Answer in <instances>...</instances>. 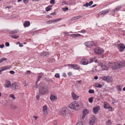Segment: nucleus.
I'll use <instances>...</instances> for the list:
<instances>
[{"label": "nucleus", "mask_w": 125, "mask_h": 125, "mask_svg": "<svg viewBox=\"0 0 125 125\" xmlns=\"http://www.w3.org/2000/svg\"><path fill=\"white\" fill-rule=\"evenodd\" d=\"M82 16H81L79 15L78 16L74 17H73L72 18V20H74L76 19H80L82 18Z\"/></svg>", "instance_id": "obj_30"}, {"label": "nucleus", "mask_w": 125, "mask_h": 125, "mask_svg": "<svg viewBox=\"0 0 125 125\" xmlns=\"http://www.w3.org/2000/svg\"><path fill=\"white\" fill-rule=\"evenodd\" d=\"M53 123L54 125H57V122L56 120L54 121L53 122Z\"/></svg>", "instance_id": "obj_50"}, {"label": "nucleus", "mask_w": 125, "mask_h": 125, "mask_svg": "<svg viewBox=\"0 0 125 125\" xmlns=\"http://www.w3.org/2000/svg\"><path fill=\"white\" fill-rule=\"evenodd\" d=\"M100 107L98 106H96L93 108V112L95 114L97 113L100 110Z\"/></svg>", "instance_id": "obj_9"}, {"label": "nucleus", "mask_w": 125, "mask_h": 125, "mask_svg": "<svg viewBox=\"0 0 125 125\" xmlns=\"http://www.w3.org/2000/svg\"><path fill=\"white\" fill-rule=\"evenodd\" d=\"M73 68L74 70H79L80 69L79 66L76 64H74Z\"/></svg>", "instance_id": "obj_23"}, {"label": "nucleus", "mask_w": 125, "mask_h": 125, "mask_svg": "<svg viewBox=\"0 0 125 125\" xmlns=\"http://www.w3.org/2000/svg\"><path fill=\"white\" fill-rule=\"evenodd\" d=\"M88 92L89 93L93 94L94 93V90L91 89Z\"/></svg>", "instance_id": "obj_44"}, {"label": "nucleus", "mask_w": 125, "mask_h": 125, "mask_svg": "<svg viewBox=\"0 0 125 125\" xmlns=\"http://www.w3.org/2000/svg\"><path fill=\"white\" fill-rule=\"evenodd\" d=\"M51 7H50V6H48L45 8V10L46 11H50L51 9Z\"/></svg>", "instance_id": "obj_38"}, {"label": "nucleus", "mask_w": 125, "mask_h": 125, "mask_svg": "<svg viewBox=\"0 0 125 125\" xmlns=\"http://www.w3.org/2000/svg\"><path fill=\"white\" fill-rule=\"evenodd\" d=\"M95 86L96 87L98 88H101L102 86V84L97 83L95 84Z\"/></svg>", "instance_id": "obj_25"}, {"label": "nucleus", "mask_w": 125, "mask_h": 125, "mask_svg": "<svg viewBox=\"0 0 125 125\" xmlns=\"http://www.w3.org/2000/svg\"><path fill=\"white\" fill-rule=\"evenodd\" d=\"M50 3L52 4H53L55 3V0H51L50 1Z\"/></svg>", "instance_id": "obj_48"}, {"label": "nucleus", "mask_w": 125, "mask_h": 125, "mask_svg": "<svg viewBox=\"0 0 125 125\" xmlns=\"http://www.w3.org/2000/svg\"><path fill=\"white\" fill-rule=\"evenodd\" d=\"M74 64H68L66 65V66H69L73 68Z\"/></svg>", "instance_id": "obj_63"}, {"label": "nucleus", "mask_w": 125, "mask_h": 125, "mask_svg": "<svg viewBox=\"0 0 125 125\" xmlns=\"http://www.w3.org/2000/svg\"><path fill=\"white\" fill-rule=\"evenodd\" d=\"M89 101L91 103H92L93 102V98L91 97L89 99Z\"/></svg>", "instance_id": "obj_40"}, {"label": "nucleus", "mask_w": 125, "mask_h": 125, "mask_svg": "<svg viewBox=\"0 0 125 125\" xmlns=\"http://www.w3.org/2000/svg\"><path fill=\"white\" fill-rule=\"evenodd\" d=\"M112 104H114L116 100L115 99H112Z\"/></svg>", "instance_id": "obj_57"}, {"label": "nucleus", "mask_w": 125, "mask_h": 125, "mask_svg": "<svg viewBox=\"0 0 125 125\" xmlns=\"http://www.w3.org/2000/svg\"><path fill=\"white\" fill-rule=\"evenodd\" d=\"M106 124L107 125H111L112 124V122L111 120H109L106 122Z\"/></svg>", "instance_id": "obj_36"}, {"label": "nucleus", "mask_w": 125, "mask_h": 125, "mask_svg": "<svg viewBox=\"0 0 125 125\" xmlns=\"http://www.w3.org/2000/svg\"><path fill=\"white\" fill-rule=\"evenodd\" d=\"M62 19V18H60L58 19H55L53 20H52V23H54L55 22H57L58 21L61 20Z\"/></svg>", "instance_id": "obj_32"}, {"label": "nucleus", "mask_w": 125, "mask_h": 125, "mask_svg": "<svg viewBox=\"0 0 125 125\" xmlns=\"http://www.w3.org/2000/svg\"><path fill=\"white\" fill-rule=\"evenodd\" d=\"M39 92L41 94L43 95L47 94L48 91V87L46 84L40 83L39 84Z\"/></svg>", "instance_id": "obj_1"}, {"label": "nucleus", "mask_w": 125, "mask_h": 125, "mask_svg": "<svg viewBox=\"0 0 125 125\" xmlns=\"http://www.w3.org/2000/svg\"><path fill=\"white\" fill-rule=\"evenodd\" d=\"M50 15H56V12H54L50 14Z\"/></svg>", "instance_id": "obj_61"}, {"label": "nucleus", "mask_w": 125, "mask_h": 125, "mask_svg": "<svg viewBox=\"0 0 125 125\" xmlns=\"http://www.w3.org/2000/svg\"><path fill=\"white\" fill-rule=\"evenodd\" d=\"M95 57H94L90 58L89 60V63H91L92 62L95 60Z\"/></svg>", "instance_id": "obj_31"}, {"label": "nucleus", "mask_w": 125, "mask_h": 125, "mask_svg": "<svg viewBox=\"0 0 125 125\" xmlns=\"http://www.w3.org/2000/svg\"><path fill=\"white\" fill-rule=\"evenodd\" d=\"M93 3V2L92 1H90L89 3L88 4L89 5V6H91V5H92Z\"/></svg>", "instance_id": "obj_58"}, {"label": "nucleus", "mask_w": 125, "mask_h": 125, "mask_svg": "<svg viewBox=\"0 0 125 125\" xmlns=\"http://www.w3.org/2000/svg\"><path fill=\"white\" fill-rule=\"evenodd\" d=\"M101 67L104 70H107L108 69V67L105 65H102Z\"/></svg>", "instance_id": "obj_27"}, {"label": "nucleus", "mask_w": 125, "mask_h": 125, "mask_svg": "<svg viewBox=\"0 0 125 125\" xmlns=\"http://www.w3.org/2000/svg\"><path fill=\"white\" fill-rule=\"evenodd\" d=\"M68 9V8L67 7H65L64 8H63L62 10L63 11H65L67 10Z\"/></svg>", "instance_id": "obj_47"}, {"label": "nucleus", "mask_w": 125, "mask_h": 125, "mask_svg": "<svg viewBox=\"0 0 125 125\" xmlns=\"http://www.w3.org/2000/svg\"><path fill=\"white\" fill-rule=\"evenodd\" d=\"M76 125H83V124L82 122H79Z\"/></svg>", "instance_id": "obj_55"}, {"label": "nucleus", "mask_w": 125, "mask_h": 125, "mask_svg": "<svg viewBox=\"0 0 125 125\" xmlns=\"http://www.w3.org/2000/svg\"><path fill=\"white\" fill-rule=\"evenodd\" d=\"M92 72H97V70L95 69V68H94V69H92Z\"/></svg>", "instance_id": "obj_54"}, {"label": "nucleus", "mask_w": 125, "mask_h": 125, "mask_svg": "<svg viewBox=\"0 0 125 125\" xmlns=\"http://www.w3.org/2000/svg\"><path fill=\"white\" fill-rule=\"evenodd\" d=\"M5 46L7 47H9L10 46V44L9 42H6L5 44Z\"/></svg>", "instance_id": "obj_53"}, {"label": "nucleus", "mask_w": 125, "mask_h": 125, "mask_svg": "<svg viewBox=\"0 0 125 125\" xmlns=\"http://www.w3.org/2000/svg\"><path fill=\"white\" fill-rule=\"evenodd\" d=\"M108 65L109 67L112 69H117L122 68L125 66V61L122 62H116L114 63V66L112 65L110 62H109Z\"/></svg>", "instance_id": "obj_2"}, {"label": "nucleus", "mask_w": 125, "mask_h": 125, "mask_svg": "<svg viewBox=\"0 0 125 125\" xmlns=\"http://www.w3.org/2000/svg\"><path fill=\"white\" fill-rule=\"evenodd\" d=\"M42 77V75L40 73H38V76L36 80V81L35 83V84L36 86V88H38L37 86V83L39 81L40 79Z\"/></svg>", "instance_id": "obj_10"}, {"label": "nucleus", "mask_w": 125, "mask_h": 125, "mask_svg": "<svg viewBox=\"0 0 125 125\" xmlns=\"http://www.w3.org/2000/svg\"><path fill=\"white\" fill-rule=\"evenodd\" d=\"M68 113V110L66 107L62 108L61 109L60 112V115L62 116L66 115Z\"/></svg>", "instance_id": "obj_4"}, {"label": "nucleus", "mask_w": 125, "mask_h": 125, "mask_svg": "<svg viewBox=\"0 0 125 125\" xmlns=\"http://www.w3.org/2000/svg\"><path fill=\"white\" fill-rule=\"evenodd\" d=\"M49 53L48 52H42L41 53L40 55L41 56H45L49 55Z\"/></svg>", "instance_id": "obj_22"}, {"label": "nucleus", "mask_w": 125, "mask_h": 125, "mask_svg": "<svg viewBox=\"0 0 125 125\" xmlns=\"http://www.w3.org/2000/svg\"><path fill=\"white\" fill-rule=\"evenodd\" d=\"M10 97L12 98L13 99H15V97L14 95L12 94H11L10 95Z\"/></svg>", "instance_id": "obj_42"}, {"label": "nucleus", "mask_w": 125, "mask_h": 125, "mask_svg": "<svg viewBox=\"0 0 125 125\" xmlns=\"http://www.w3.org/2000/svg\"><path fill=\"white\" fill-rule=\"evenodd\" d=\"M23 2L25 3H27L29 2L28 0H23Z\"/></svg>", "instance_id": "obj_56"}, {"label": "nucleus", "mask_w": 125, "mask_h": 125, "mask_svg": "<svg viewBox=\"0 0 125 125\" xmlns=\"http://www.w3.org/2000/svg\"><path fill=\"white\" fill-rule=\"evenodd\" d=\"M47 106L45 105L43 107V111L44 112L43 114L44 115H46L47 114Z\"/></svg>", "instance_id": "obj_18"}, {"label": "nucleus", "mask_w": 125, "mask_h": 125, "mask_svg": "<svg viewBox=\"0 0 125 125\" xmlns=\"http://www.w3.org/2000/svg\"><path fill=\"white\" fill-rule=\"evenodd\" d=\"M31 73V72L30 71H27L25 73V74H30Z\"/></svg>", "instance_id": "obj_51"}, {"label": "nucleus", "mask_w": 125, "mask_h": 125, "mask_svg": "<svg viewBox=\"0 0 125 125\" xmlns=\"http://www.w3.org/2000/svg\"><path fill=\"white\" fill-rule=\"evenodd\" d=\"M11 107L13 109H15L17 108V107L14 105H12L11 106Z\"/></svg>", "instance_id": "obj_41"}, {"label": "nucleus", "mask_w": 125, "mask_h": 125, "mask_svg": "<svg viewBox=\"0 0 125 125\" xmlns=\"http://www.w3.org/2000/svg\"><path fill=\"white\" fill-rule=\"evenodd\" d=\"M62 3L63 5L67 4V2L64 1H63L62 2Z\"/></svg>", "instance_id": "obj_49"}, {"label": "nucleus", "mask_w": 125, "mask_h": 125, "mask_svg": "<svg viewBox=\"0 0 125 125\" xmlns=\"http://www.w3.org/2000/svg\"><path fill=\"white\" fill-rule=\"evenodd\" d=\"M68 74L70 76L72 75V73L71 72H69L68 73Z\"/></svg>", "instance_id": "obj_64"}, {"label": "nucleus", "mask_w": 125, "mask_h": 125, "mask_svg": "<svg viewBox=\"0 0 125 125\" xmlns=\"http://www.w3.org/2000/svg\"><path fill=\"white\" fill-rule=\"evenodd\" d=\"M10 68V67L8 66H6L0 68L1 70H0V72L5 70L7 69H8Z\"/></svg>", "instance_id": "obj_13"}, {"label": "nucleus", "mask_w": 125, "mask_h": 125, "mask_svg": "<svg viewBox=\"0 0 125 125\" xmlns=\"http://www.w3.org/2000/svg\"><path fill=\"white\" fill-rule=\"evenodd\" d=\"M85 32V31L84 30H82L80 31L81 32L83 33H84Z\"/></svg>", "instance_id": "obj_60"}, {"label": "nucleus", "mask_w": 125, "mask_h": 125, "mask_svg": "<svg viewBox=\"0 0 125 125\" xmlns=\"http://www.w3.org/2000/svg\"><path fill=\"white\" fill-rule=\"evenodd\" d=\"M30 25V23L29 21H26L23 24L24 26L26 27H29Z\"/></svg>", "instance_id": "obj_20"}, {"label": "nucleus", "mask_w": 125, "mask_h": 125, "mask_svg": "<svg viewBox=\"0 0 125 125\" xmlns=\"http://www.w3.org/2000/svg\"><path fill=\"white\" fill-rule=\"evenodd\" d=\"M55 77L57 78H58L60 77V75L59 73H56L55 75Z\"/></svg>", "instance_id": "obj_45"}, {"label": "nucleus", "mask_w": 125, "mask_h": 125, "mask_svg": "<svg viewBox=\"0 0 125 125\" xmlns=\"http://www.w3.org/2000/svg\"><path fill=\"white\" fill-rule=\"evenodd\" d=\"M11 85L10 82L9 80H6L5 82V86L7 88H8Z\"/></svg>", "instance_id": "obj_12"}, {"label": "nucleus", "mask_w": 125, "mask_h": 125, "mask_svg": "<svg viewBox=\"0 0 125 125\" xmlns=\"http://www.w3.org/2000/svg\"><path fill=\"white\" fill-rule=\"evenodd\" d=\"M7 60V58L5 57H3L0 59V63H1L4 61H6Z\"/></svg>", "instance_id": "obj_34"}, {"label": "nucleus", "mask_w": 125, "mask_h": 125, "mask_svg": "<svg viewBox=\"0 0 125 125\" xmlns=\"http://www.w3.org/2000/svg\"><path fill=\"white\" fill-rule=\"evenodd\" d=\"M107 76H104L102 77H101V78L103 80L105 81H106L107 79Z\"/></svg>", "instance_id": "obj_37"}, {"label": "nucleus", "mask_w": 125, "mask_h": 125, "mask_svg": "<svg viewBox=\"0 0 125 125\" xmlns=\"http://www.w3.org/2000/svg\"><path fill=\"white\" fill-rule=\"evenodd\" d=\"M10 73L12 74H14L15 72L13 71H11L10 72Z\"/></svg>", "instance_id": "obj_59"}, {"label": "nucleus", "mask_w": 125, "mask_h": 125, "mask_svg": "<svg viewBox=\"0 0 125 125\" xmlns=\"http://www.w3.org/2000/svg\"><path fill=\"white\" fill-rule=\"evenodd\" d=\"M94 52L96 54H100L103 53L104 52L103 50L100 48H96L94 49Z\"/></svg>", "instance_id": "obj_5"}, {"label": "nucleus", "mask_w": 125, "mask_h": 125, "mask_svg": "<svg viewBox=\"0 0 125 125\" xmlns=\"http://www.w3.org/2000/svg\"><path fill=\"white\" fill-rule=\"evenodd\" d=\"M50 99L51 101L52 102L54 101V100H56L57 99V97L53 94H52L50 96Z\"/></svg>", "instance_id": "obj_14"}, {"label": "nucleus", "mask_w": 125, "mask_h": 125, "mask_svg": "<svg viewBox=\"0 0 125 125\" xmlns=\"http://www.w3.org/2000/svg\"><path fill=\"white\" fill-rule=\"evenodd\" d=\"M96 118L95 117H93L92 118V120L89 121V123L90 125H93L94 123L95 120Z\"/></svg>", "instance_id": "obj_17"}, {"label": "nucleus", "mask_w": 125, "mask_h": 125, "mask_svg": "<svg viewBox=\"0 0 125 125\" xmlns=\"http://www.w3.org/2000/svg\"><path fill=\"white\" fill-rule=\"evenodd\" d=\"M106 81L109 82H111L113 81V79L112 77L107 76Z\"/></svg>", "instance_id": "obj_24"}, {"label": "nucleus", "mask_w": 125, "mask_h": 125, "mask_svg": "<svg viewBox=\"0 0 125 125\" xmlns=\"http://www.w3.org/2000/svg\"><path fill=\"white\" fill-rule=\"evenodd\" d=\"M4 46V44L0 45V48H3Z\"/></svg>", "instance_id": "obj_62"}, {"label": "nucleus", "mask_w": 125, "mask_h": 125, "mask_svg": "<svg viewBox=\"0 0 125 125\" xmlns=\"http://www.w3.org/2000/svg\"><path fill=\"white\" fill-rule=\"evenodd\" d=\"M110 10L109 9H107L100 12L99 13V16H103L105 14L108 12Z\"/></svg>", "instance_id": "obj_8"}, {"label": "nucleus", "mask_w": 125, "mask_h": 125, "mask_svg": "<svg viewBox=\"0 0 125 125\" xmlns=\"http://www.w3.org/2000/svg\"><path fill=\"white\" fill-rule=\"evenodd\" d=\"M10 36L12 38L15 39H17L19 37V36L18 35H10Z\"/></svg>", "instance_id": "obj_29"}, {"label": "nucleus", "mask_w": 125, "mask_h": 125, "mask_svg": "<svg viewBox=\"0 0 125 125\" xmlns=\"http://www.w3.org/2000/svg\"><path fill=\"white\" fill-rule=\"evenodd\" d=\"M79 103L76 101H74L70 104L69 107L70 108L75 109L76 107H79Z\"/></svg>", "instance_id": "obj_3"}, {"label": "nucleus", "mask_w": 125, "mask_h": 125, "mask_svg": "<svg viewBox=\"0 0 125 125\" xmlns=\"http://www.w3.org/2000/svg\"><path fill=\"white\" fill-rule=\"evenodd\" d=\"M109 109V110L110 111H112L113 109V108L112 107H111L110 106L108 108Z\"/></svg>", "instance_id": "obj_52"}, {"label": "nucleus", "mask_w": 125, "mask_h": 125, "mask_svg": "<svg viewBox=\"0 0 125 125\" xmlns=\"http://www.w3.org/2000/svg\"><path fill=\"white\" fill-rule=\"evenodd\" d=\"M19 31L17 30H15L11 31L10 32V34H15L17 33Z\"/></svg>", "instance_id": "obj_21"}, {"label": "nucleus", "mask_w": 125, "mask_h": 125, "mask_svg": "<svg viewBox=\"0 0 125 125\" xmlns=\"http://www.w3.org/2000/svg\"><path fill=\"white\" fill-rule=\"evenodd\" d=\"M46 23L47 24H52V20H50L47 21L46 22Z\"/></svg>", "instance_id": "obj_43"}, {"label": "nucleus", "mask_w": 125, "mask_h": 125, "mask_svg": "<svg viewBox=\"0 0 125 125\" xmlns=\"http://www.w3.org/2000/svg\"><path fill=\"white\" fill-rule=\"evenodd\" d=\"M89 110L87 109H85L83 110V115H86L88 113Z\"/></svg>", "instance_id": "obj_28"}, {"label": "nucleus", "mask_w": 125, "mask_h": 125, "mask_svg": "<svg viewBox=\"0 0 125 125\" xmlns=\"http://www.w3.org/2000/svg\"><path fill=\"white\" fill-rule=\"evenodd\" d=\"M82 64L83 65H86L89 63V61L87 59L85 58H82Z\"/></svg>", "instance_id": "obj_11"}, {"label": "nucleus", "mask_w": 125, "mask_h": 125, "mask_svg": "<svg viewBox=\"0 0 125 125\" xmlns=\"http://www.w3.org/2000/svg\"><path fill=\"white\" fill-rule=\"evenodd\" d=\"M83 6L86 7H87L88 6H89V5L88 3L86 2V3L85 4L83 5Z\"/></svg>", "instance_id": "obj_46"}, {"label": "nucleus", "mask_w": 125, "mask_h": 125, "mask_svg": "<svg viewBox=\"0 0 125 125\" xmlns=\"http://www.w3.org/2000/svg\"><path fill=\"white\" fill-rule=\"evenodd\" d=\"M75 83L76 84H77L79 83L81 84L82 83V81L81 80L77 81H75Z\"/></svg>", "instance_id": "obj_39"}, {"label": "nucleus", "mask_w": 125, "mask_h": 125, "mask_svg": "<svg viewBox=\"0 0 125 125\" xmlns=\"http://www.w3.org/2000/svg\"><path fill=\"white\" fill-rule=\"evenodd\" d=\"M117 47L118 49L120 52H123L125 48V46L124 44L122 43H121L118 44Z\"/></svg>", "instance_id": "obj_6"}, {"label": "nucleus", "mask_w": 125, "mask_h": 125, "mask_svg": "<svg viewBox=\"0 0 125 125\" xmlns=\"http://www.w3.org/2000/svg\"><path fill=\"white\" fill-rule=\"evenodd\" d=\"M122 8V7L121 6H119L118 7H116L115 9L113 10L112 11V12H116L118 11H119L120 9H121Z\"/></svg>", "instance_id": "obj_15"}, {"label": "nucleus", "mask_w": 125, "mask_h": 125, "mask_svg": "<svg viewBox=\"0 0 125 125\" xmlns=\"http://www.w3.org/2000/svg\"><path fill=\"white\" fill-rule=\"evenodd\" d=\"M85 44L87 47H90L94 45V43L93 41H89L86 42Z\"/></svg>", "instance_id": "obj_7"}, {"label": "nucleus", "mask_w": 125, "mask_h": 125, "mask_svg": "<svg viewBox=\"0 0 125 125\" xmlns=\"http://www.w3.org/2000/svg\"><path fill=\"white\" fill-rule=\"evenodd\" d=\"M17 85L16 83H13L11 86V88L15 90L16 89Z\"/></svg>", "instance_id": "obj_26"}, {"label": "nucleus", "mask_w": 125, "mask_h": 125, "mask_svg": "<svg viewBox=\"0 0 125 125\" xmlns=\"http://www.w3.org/2000/svg\"><path fill=\"white\" fill-rule=\"evenodd\" d=\"M110 104L107 102H105L104 103V108L107 109L110 106Z\"/></svg>", "instance_id": "obj_19"}, {"label": "nucleus", "mask_w": 125, "mask_h": 125, "mask_svg": "<svg viewBox=\"0 0 125 125\" xmlns=\"http://www.w3.org/2000/svg\"><path fill=\"white\" fill-rule=\"evenodd\" d=\"M70 36L72 37H78L81 35L79 34H71L70 35Z\"/></svg>", "instance_id": "obj_33"}, {"label": "nucleus", "mask_w": 125, "mask_h": 125, "mask_svg": "<svg viewBox=\"0 0 125 125\" xmlns=\"http://www.w3.org/2000/svg\"><path fill=\"white\" fill-rule=\"evenodd\" d=\"M116 88L118 91H121L122 90V88L120 85H117L116 87Z\"/></svg>", "instance_id": "obj_35"}, {"label": "nucleus", "mask_w": 125, "mask_h": 125, "mask_svg": "<svg viewBox=\"0 0 125 125\" xmlns=\"http://www.w3.org/2000/svg\"><path fill=\"white\" fill-rule=\"evenodd\" d=\"M72 95L74 99L76 100L78 99L79 96L76 95L74 93H73L72 94Z\"/></svg>", "instance_id": "obj_16"}]
</instances>
